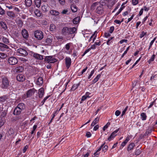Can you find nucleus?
I'll return each mask as SVG.
<instances>
[{"instance_id":"nucleus-58","label":"nucleus","mask_w":157,"mask_h":157,"mask_svg":"<svg viewBox=\"0 0 157 157\" xmlns=\"http://www.w3.org/2000/svg\"><path fill=\"white\" fill-rule=\"evenodd\" d=\"M91 94L89 92H86L85 95L87 98H89L90 97V96H89Z\"/></svg>"},{"instance_id":"nucleus-9","label":"nucleus","mask_w":157,"mask_h":157,"mask_svg":"<svg viewBox=\"0 0 157 157\" xmlns=\"http://www.w3.org/2000/svg\"><path fill=\"white\" fill-rule=\"evenodd\" d=\"M119 128L116 129L110 135V136L108 138V140L109 141L113 139L116 136V133L118 131Z\"/></svg>"},{"instance_id":"nucleus-54","label":"nucleus","mask_w":157,"mask_h":157,"mask_svg":"<svg viewBox=\"0 0 157 157\" xmlns=\"http://www.w3.org/2000/svg\"><path fill=\"white\" fill-rule=\"evenodd\" d=\"M88 67H86L84 69H83V70H82V71L81 72L80 74V75H82L83 73H84L87 70V69Z\"/></svg>"},{"instance_id":"nucleus-29","label":"nucleus","mask_w":157,"mask_h":157,"mask_svg":"<svg viewBox=\"0 0 157 157\" xmlns=\"http://www.w3.org/2000/svg\"><path fill=\"white\" fill-rule=\"evenodd\" d=\"M31 0H25V3L27 7H30L32 4Z\"/></svg>"},{"instance_id":"nucleus-46","label":"nucleus","mask_w":157,"mask_h":157,"mask_svg":"<svg viewBox=\"0 0 157 157\" xmlns=\"http://www.w3.org/2000/svg\"><path fill=\"white\" fill-rule=\"evenodd\" d=\"M132 0V4L134 6L137 5L138 3V0Z\"/></svg>"},{"instance_id":"nucleus-42","label":"nucleus","mask_w":157,"mask_h":157,"mask_svg":"<svg viewBox=\"0 0 157 157\" xmlns=\"http://www.w3.org/2000/svg\"><path fill=\"white\" fill-rule=\"evenodd\" d=\"M155 56L154 54H153L151 57L150 59L148 61L149 63H150L151 62L154 60Z\"/></svg>"},{"instance_id":"nucleus-44","label":"nucleus","mask_w":157,"mask_h":157,"mask_svg":"<svg viewBox=\"0 0 157 157\" xmlns=\"http://www.w3.org/2000/svg\"><path fill=\"white\" fill-rule=\"evenodd\" d=\"M20 60L22 62L24 63H26V62L28 61V60L24 58H20Z\"/></svg>"},{"instance_id":"nucleus-45","label":"nucleus","mask_w":157,"mask_h":157,"mask_svg":"<svg viewBox=\"0 0 157 157\" xmlns=\"http://www.w3.org/2000/svg\"><path fill=\"white\" fill-rule=\"evenodd\" d=\"M6 56V55L3 53H0V57L2 58H5Z\"/></svg>"},{"instance_id":"nucleus-49","label":"nucleus","mask_w":157,"mask_h":157,"mask_svg":"<svg viewBox=\"0 0 157 157\" xmlns=\"http://www.w3.org/2000/svg\"><path fill=\"white\" fill-rule=\"evenodd\" d=\"M108 147V146L106 145L105 146L104 145L102 148L103 151H104V152H105L107 150Z\"/></svg>"},{"instance_id":"nucleus-30","label":"nucleus","mask_w":157,"mask_h":157,"mask_svg":"<svg viewBox=\"0 0 157 157\" xmlns=\"http://www.w3.org/2000/svg\"><path fill=\"white\" fill-rule=\"evenodd\" d=\"M71 9L73 12H76L77 11V7L74 5H72L71 6Z\"/></svg>"},{"instance_id":"nucleus-43","label":"nucleus","mask_w":157,"mask_h":157,"mask_svg":"<svg viewBox=\"0 0 157 157\" xmlns=\"http://www.w3.org/2000/svg\"><path fill=\"white\" fill-rule=\"evenodd\" d=\"M99 117H97L94 119L93 122L96 124L98 122V121H99Z\"/></svg>"},{"instance_id":"nucleus-38","label":"nucleus","mask_w":157,"mask_h":157,"mask_svg":"<svg viewBox=\"0 0 157 157\" xmlns=\"http://www.w3.org/2000/svg\"><path fill=\"white\" fill-rule=\"evenodd\" d=\"M56 29L55 25L54 24H51L50 25V29L51 31H53Z\"/></svg>"},{"instance_id":"nucleus-22","label":"nucleus","mask_w":157,"mask_h":157,"mask_svg":"<svg viewBox=\"0 0 157 157\" xmlns=\"http://www.w3.org/2000/svg\"><path fill=\"white\" fill-rule=\"evenodd\" d=\"M105 143L102 144L99 148L94 153V157H97L99 154V151H100L104 145Z\"/></svg>"},{"instance_id":"nucleus-1","label":"nucleus","mask_w":157,"mask_h":157,"mask_svg":"<svg viewBox=\"0 0 157 157\" xmlns=\"http://www.w3.org/2000/svg\"><path fill=\"white\" fill-rule=\"evenodd\" d=\"M35 37L38 40H41L43 38L42 32L41 31L36 30L34 33Z\"/></svg>"},{"instance_id":"nucleus-27","label":"nucleus","mask_w":157,"mask_h":157,"mask_svg":"<svg viewBox=\"0 0 157 157\" xmlns=\"http://www.w3.org/2000/svg\"><path fill=\"white\" fill-rule=\"evenodd\" d=\"M52 40V37L49 36V37H48L45 40V42L47 44H51Z\"/></svg>"},{"instance_id":"nucleus-50","label":"nucleus","mask_w":157,"mask_h":157,"mask_svg":"<svg viewBox=\"0 0 157 157\" xmlns=\"http://www.w3.org/2000/svg\"><path fill=\"white\" fill-rule=\"evenodd\" d=\"M141 151L140 149H137L135 152V154L136 155H139L141 153Z\"/></svg>"},{"instance_id":"nucleus-8","label":"nucleus","mask_w":157,"mask_h":157,"mask_svg":"<svg viewBox=\"0 0 157 157\" xmlns=\"http://www.w3.org/2000/svg\"><path fill=\"white\" fill-rule=\"evenodd\" d=\"M16 79L19 82H22L25 80V76L22 74H19L16 76Z\"/></svg>"},{"instance_id":"nucleus-39","label":"nucleus","mask_w":157,"mask_h":157,"mask_svg":"<svg viewBox=\"0 0 157 157\" xmlns=\"http://www.w3.org/2000/svg\"><path fill=\"white\" fill-rule=\"evenodd\" d=\"M5 14V11L0 6V14L1 15H3Z\"/></svg>"},{"instance_id":"nucleus-53","label":"nucleus","mask_w":157,"mask_h":157,"mask_svg":"<svg viewBox=\"0 0 157 157\" xmlns=\"http://www.w3.org/2000/svg\"><path fill=\"white\" fill-rule=\"evenodd\" d=\"M121 113V112L118 110H116L115 112V115L118 116L120 115Z\"/></svg>"},{"instance_id":"nucleus-11","label":"nucleus","mask_w":157,"mask_h":157,"mask_svg":"<svg viewBox=\"0 0 157 157\" xmlns=\"http://www.w3.org/2000/svg\"><path fill=\"white\" fill-rule=\"evenodd\" d=\"M22 34L23 37L25 39H27L29 37V34L28 31L25 29H24L22 31Z\"/></svg>"},{"instance_id":"nucleus-33","label":"nucleus","mask_w":157,"mask_h":157,"mask_svg":"<svg viewBox=\"0 0 157 157\" xmlns=\"http://www.w3.org/2000/svg\"><path fill=\"white\" fill-rule=\"evenodd\" d=\"M2 40L3 42L6 44H8L10 43L9 39L6 37H3Z\"/></svg>"},{"instance_id":"nucleus-51","label":"nucleus","mask_w":157,"mask_h":157,"mask_svg":"<svg viewBox=\"0 0 157 157\" xmlns=\"http://www.w3.org/2000/svg\"><path fill=\"white\" fill-rule=\"evenodd\" d=\"M94 72V70L91 71L90 75L88 77V79H90L91 76L93 75Z\"/></svg>"},{"instance_id":"nucleus-15","label":"nucleus","mask_w":157,"mask_h":157,"mask_svg":"<svg viewBox=\"0 0 157 157\" xmlns=\"http://www.w3.org/2000/svg\"><path fill=\"white\" fill-rule=\"evenodd\" d=\"M43 83V79L41 77H39L37 79L36 84L37 85L39 86H41Z\"/></svg>"},{"instance_id":"nucleus-37","label":"nucleus","mask_w":157,"mask_h":157,"mask_svg":"<svg viewBox=\"0 0 157 157\" xmlns=\"http://www.w3.org/2000/svg\"><path fill=\"white\" fill-rule=\"evenodd\" d=\"M71 44L72 43H69L65 45V48L67 51H68L69 49L70 46H71Z\"/></svg>"},{"instance_id":"nucleus-64","label":"nucleus","mask_w":157,"mask_h":157,"mask_svg":"<svg viewBox=\"0 0 157 157\" xmlns=\"http://www.w3.org/2000/svg\"><path fill=\"white\" fill-rule=\"evenodd\" d=\"M105 37H107L110 36V34L108 33H105Z\"/></svg>"},{"instance_id":"nucleus-40","label":"nucleus","mask_w":157,"mask_h":157,"mask_svg":"<svg viewBox=\"0 0 157 157\" xmlns=\"http://www.w3.org/2000/svg\"><path fill=\"white\" fill-rule=\"evenodd\" d=\"M50 96V95H48L46 97H45L44 99L42 100L41 102V105H43L44 103L45 102V101Z\"/></svg>"},{"instance_id":"nucleus-17","label":"nucleus","mask_w":157,"mask_h":157,"mask_svg":"<svg viewBox=\"0 0 157 157\" xmlns=\"http://www.w3.org/2000/svg\"><path fill=\"white\" fill-rule=\"evenodd\" d=\"M44 89L43 88H41L39 90V98H42L44 95Z\"/></svg>"},{"instance_id":"nucleus-48","label":"nucleus","mask_w":157,"mask_h":157,"mask_svg":"<svg viewBox=\"0 0 157 157\" xmlns=\"http://www.w3.org/2000/svg\"><path fill=\"white\" fill-rule=\"evenodd\" d=\"M114 26H111L110 27L109 32L110 33H112L114 30Z\"/></svg>"},{"instance_id":"nucleus-12","label":"nucleus","mask_w":157,"mask_h":157,"mask_svg":"<svg viewBox=\"0 0 157 157\" xmlns=\"http://www.w3.org/2000/svg\"><path fill=\"white\" fill-rule=\"evenodd\" d=\"M24 69V68L23 67L20 66L16 67L14 70V71L16 73H19L23 71Z\"/></svg>"},{"instance_id":"nucleus-34","label":"nucleus","mask_w":157,"mask_h":157,"mask_svg":"<svg viewBox=\"0 0 157 157\" xmlns=\"http://www.w3.org/2000/svg\"><path fill=\"white\" fill-rule=\"evenodd\" d=\"M17 23L18 25V26L21 27L23 25V21L20 19H18L17 21Z\"/></svg>"},{"instance_id":"nucleus-35","label":"nucleus","mask_w":157,"mask_h":157,"mask_svg":"<svg viewBox=\"0 0 157 157\" xmlns=\"http://www.w3.org/2000/svg\"><path fill=\"white\" fill-rule=\"evenodd\" d=\"M141 117L142 120H145L146 119L147 116L146 114L144 113H142L141 114Z\"/></svg>"},{"instance_id":"nucleus-63","label":"nucleus","mask_w":157,"mask_h":157,"mask_svg":"<svg viewBox=\"0 0 157 157\" xmlns=\"http://www.w3.org/2000/svg\"><path fill=\"white\" fill-rule=\"evenodd\" d=\"M28 148V146L27 145H26V146L25 147H24V149H23V152L24 153L25 152V151H26V150H27V149Z\"/></svg>"},{"instance_id":"nucleus-23","label":"nucleus","mask_w":157,"mask_h":157,"mask_svg":"<svg viewBox=\"0 0 157 157\" xmlns=\"http://www.w3.org/2000/svg\"><path fill=\"white\" fill-rule=\"evenodd\" d=\"M0 24L2 28L4 30H6L7 29V27L5 22L1 21H0Z\"/></svg>"},{"instance_id":"nucleus-26","label":"nucleus","mask_w":157,"mask_h":157,"mask_svg":"<svg viewBox=\"0 0 157 157\" xmlns=\"http://www.w3.org/2000/svg\"><path fill=\"white\" fill-rule=\"evenodd\" d=\"M80 17H75L73 20V22L74 24H77L80 21Z\"/></svg>"},{"instance_id":"nucleus-57","label":"nucleus","mask_w":157,"mask_h":157,"mask_svg":"<svg viewBox=\"0 0 157 157\" xmlns=\"http://www.w3.org/2000/svg\"><path fill=\"white\" fill-rule=\"evenodd\" d=\"M91 134L90 132H87L86 134V136L87 137H90L91 136Z\"/></svg>"},{"instance_id":"nucleus-41","label":"nucleus","mask_w":157,"mask_h":157,"mask_svg":"<svg viewBox=\"0 0 157 157\" xmlns=\"http://www.w3.org/2000/svg\"><path fill=\"white\" fill-rule=\"evenodd\" d=\"M7 99L6 96H2L0 97V101L4 102Z\"/></svg>"},{"instance_id":"nucleus-28","label":"nucleus","mask_w":157,"mask_h":157,"mask_svg":"<svg viewBox=\"0 0 157 157\" xmlns=\"http://www.w3.org/2000/svg\"><path fill=\"white\" fill-rule=\"evenodd\" d=\"M34 13L36 16L38 17H40L41 16L42 13L40 11L38 10H36L34 11Z\"/></svg>"},{"instance_id":"nucleus-4","label":"nucleus","mask_w":157,"mask_h":157,"mask_svg":"<svg viewBox=\"0 0 157 157\" xmlns=\"http://www.w3.org/2000/svg\"><path fill=\"white\" fill-rule=\"evenodd\" d=\"M9 84L8 80L7 78L5 77L2 79V87L3 88H7Z\"/></svg>"},{"instance_id":"nucleus-25","label":"nucleus","mask_w":157,"mask_h":157,"mask_svg":"<svg viewBox=\"0 0 157 157\" xmlns=\"http://www.w3.org/2000/svg\"><path fill=\"white\" fill-rule=\"evenodd\" d=\"M135 146V144L134 143H131L129 144L128 146L127 150L128 151L133 149V148Z\"/></svg>"},{"instance_id":"nucleus-16","label":"nucleus","mask_w":157,"mask_h":157,"mask_svg":"<svg viewBox=\"0 0 157 157\" xmlns=\"http://www.w3.org/2000/svg\"><path fill=\"white\" fill-rule=\"evenodd\" d=\"M17 107L22 111L25 109V105L23 103H20L18 104Z\"/></svg>"},{"instance_id":"nucleus-13","label":"nucleus","mask_w":157,"mask_h":157,"mask_svg":"<svg viewBox=\"0 0 157 157\" xmlns=\"http://www.w3.org/2000/svg\"><path fill=\"white\" fill-rule=\"evenodd\" d=\"M62 33L65 36L69 35V28L67 27H64L62 30Z\"/></svg>"},{"instance_id":"nucleus-36","label":"nucleus","mask_w":157,"mask_h":157,"mask_svg":"<svg viewBox=\"0 0 157 157\" xmlns=\"http://www.w3.org/2000/svg\"><path fill=\"white\" fill-rule=\"evenodd\" d=\"M80 83L74 84L72 87L71 90H75L78 87Z\"/></svg>"},{"instance_id":"nucleus-3","label":"nucleus","mask_w":157,"mask_h":157,"mask_svg":"<svg viewBox=\"0 0 157 157\" xmlns=\"http://www.w3.org/2000/svg\"><path fill=\"white\" fill-rule=\"evenodd\" d=\"M8 63L11 65L16 64L18 62L17 59L14 57H10L8 60Z\"/></svg>"},{"instance_id":"nucleus-7","label":"nucleus","mask_w":157,"mask_h":157,"mask_svg":"<svg viewBox=\"0 0 157 157\" xmlns=\"http://www.w3.org/2000/svg\"><path fill=\"white\" fill-rule=\"evenodd\" d=\"M17 52L19 54L23 56H26L28 55L27 52L25 49L22 48L17 49Z\"/></svg>"},{"instance_id":"nucleus-47","label":"nucleus","mask_w":157,"mask_h":157,"mask_svg":"<svg viewBox=\"0 0 157 157\" xmlns=\"http://www.w3.org/2000/svg\"><path fill=\"white\" fill-rule=\"evenodd\" d=\"M146 34V32H144V31H142L141 33L140 34V38H142Z\"/></svg>"},{"instance_id":"nucleus-62","label":"nucleus","mask_w":157,"mask_h":157,"mask_svg":"<svg viewBox=\"0 0 157 157\" xmlns=\"http://www.w3.org/2000/svg\"><path fill=\"white\" fill-rule=\"evenodd\" d=\"M127 41V40L123 39V40H121V41H120V43L121 44H122L124 42L126 43Z\"/></svg>"},{"instance_id":"nucleus-18","label":"nucleus","mask_w":157,"mask_h":157,"mask_svg":"<svg viewBox=\"0 0 157 157\" xmlns=\"http://www.w3.org/2000/svg\"><path fill=\"white\" fill-rule=\"evenodd\" d=\"M22 111L20 110L18 108H15L13 112V114L14 115H19L21 113Z\"/></svg>"},{"instance_id":"nucleus-55","label":"nucleus","mask_w":157,"mask_h":157,"mask_svg":"<svg viewBox=\"0 0 157 157\" xmlns=\"http://www.w3.org/2000/svg\"><path fill=\"white\" fill-rule=\"evenodd\" d=\"M130 139L129 137H127L125 140L123 142L125 144H126L127 142Z\"/></svg>"},{"instance_id":"nucleus-56","label":"nucleus","mask_w":157,"mask_h":157,"mask_svg":"<svg viewBox=\"0 0 157 157\" xmlns=\"http://www.w3.org/2000/svg\"><path fill=\"white\" fill-rule=\"evenodd\" d=\"M56 38L59 40H62L63 39V37L62 36H56Z\"/></svg>"},{"instance_id":"nucleus-31","label":"nucleus","mask_w":157,"mask_h":157,"mask_svg":"<svg viewBox=\"0 0 157 157\" xmlns=\"http://www.w3.org/2000/svg\"><path fill=\"white\" fill-rule=\"evenodd\" d=\"M35 3L36 6L39 8L40 7L41 4V0H35Z\"/></svg>"},{"instance_id":"nucleus-32","label":"nucleus","mask_w":157,"mask_h":157,"mask_svg":"<svg viewBox=\"0 0 157 157\" xmlns=\"http://www.w3.org/2000/svg\"><path fill=\"white\" fill-rule=\"evenodd\" d=\"M101 76L100 74L98 75L92 81V83L94 84L97 82Z\"/></svg>"},{"instance_id":"nucleus-52","label":"nucleus","mask_w":157,"mask_h":157,"mask_svg":"<svg viewBox=\"0 0 157 157\" xmlns=\"http://www.w3.org/2000/svg\"><path fill=\"white\" fill-rule=\"evenodd\" d=\"M128 106H126L125 108L124 109V110L122 112V116H123V115H124L126 111L127 110V109H128Z\"/></svg>"},{"instance_id":"nucleus-14","label":"nucleus","mask_w":157,"mask_h":157,"mask_svg":"<svg viewBox=\"0 0 157 157\" xmlns=\"http://www.w3.org/2000/svg\"><path fill=\"white\" fill-rule=\"evenodd\" d=\"M33 56L35 58L40 60H42L43 59V55L36 53L33 54Z\"/></svg>"},{"instance_id":"nucleus-24","label":"nucleus","mask_w":157,"mask_h":157,"mask_svg":"<svg viewBox=\"0 0 157 157\" xmlns=\"http://www.w3.org/2000/svg\"><path fill=\"white\" fill-rule=\"evenodd\" d=\"M50 13L52 15L57 16L59 15V13L57 11L52 10L50 11Z\"/></svg>"},{"instance_id":"nucleus-2","label":"nucleus","mask_w":157,"mask_h":157,"mask_svg":"<svg viewBox=\"0 0 157 157\" xmlns=\"http://www.w3.org/2000/svg\"><path fill=\"white\" fill-rule=\"evenodd\" d=\"M44 60L48 63H53L57 61L56 59L55 58H53V57L52 56H46Z\"/></svg>"},{"instance_id":"nucleus-5","label":"nucleus","mask_w":157,"mask_h":157,"mask_svg":"<svg viewBox=\"0 0 157 157\" xmlns=\"http://www.w3.org/2000/svg\"><path fill=\"white\" fill-rule=\"evenodd\" d=\"M36 91H37V90L34 88L30 89L27 92V98L31 97L34 94Z\"/></svg>"},{"instance_id":"nucleus-59","label":"nucleus","mask_w":157,"mask_h":157,"mask_svg":"<svg viewBox=\"0 0 157 157\" xmlns=\"http://www.w3.org/2000/svg\"><path fill=\"white\" fill-rule=\"evenodd\" d=\"M134 16V15L133 14L130 18H128V21L127 22H126V23H128L129 22V21H130L133 19Z\"/></svg>"},{"instance_id":"nucleus-61","label":"nucleus","mask_w":157,"mask_h":157,"mask_svg":"<svg viewBox=\"0 0 157 157\" xmlns=\"http://www.w3.org/2000/svg\"><path fill=\"white\" fill-rule=\"evenodd\" d=\"M143 9L142 8L139 12V14L138 15L139 16H141L143 14Z\"/></svg>"},{"instance_id":"nucleus-10","label":"nucleus","mask_w":157,"mask_h":157,"mask_svg":"<svg viewBox=\"0 0 157 157\" xmlns=\"http://www.w3.org/2000/svg\"><path fill=\"white\" fill-rule=\"evenodd\" d=\"M49 6L47 4H44L41 6L42 10L44 12L48 11L49 10Z\"/></svg>"},{"instance_id":"nucleus-6","label":"nucleus","mask_w":157,"mask_h":157,"mask_svg":"<svg viewBox=\"0 0 157 157\" xmlns=\"http://www.w3.org/2000/svg\"><path fill=\"white\" fill-rule=\"evenodd\" d=\"M65 64L66 67L68 69L71 64V59L69 57H66L65 58Z\"/></svg>"},{"instance_id":"nucleus-60","label":"nucleus","mask_w":157,"mask_h":157,"mask_svg":"<svg viewBox=\"0 0 157 157\" xmlns=\"http://www.w3.org/2000/svg\"><path fill=\"white\" fill-rule=\"evenodd\" d=\"M87 98L85 95H84L82 96V98L81 101H84L86 100Z\"/></svg>"},{"instance_id":"nucleus-20","label":"nucleus","mask_w":157,"mask_h":157,"mask_svg":"<svg viewBox=\"0 0 157 157\" xmlns=\"http://www.w3.org/2000/svg\"><path fill=\"white\" fill-rule=\"evenodd\" d=\"M77 29L75 27L69 28V34H72L76 33Z\"/></svg>"},{"instance_id":"nucleus-19","label":"nucleus","mask_w":157,"mask_h":157,"mask_svg":"<svg viewBox=\"0 0 157 157\" xmlns=\"http://www.w3.org/2000/svg\"><path fill=\"white\" fill-rule=\"evenodd\" d=\"M7 14L8 17L11 18H14L15 16L14 13L13 12L11 11H7Z\"/></svg>"},{"instance_id":"nucleus-21","label":"nucleus","mask_w":157,"mask_h":157,"mask_svg":"<svg viewBox=\"0 0 157 157\" xmlns=\"http://www.w3.org/2000/svg\"><path fill=\"white\" fill-rule=\"evenodd\" d=\"M96 12L99 14H101L103 13L102 7L101 6H98L96 9Z\"/></svg>"}]
</instances>
